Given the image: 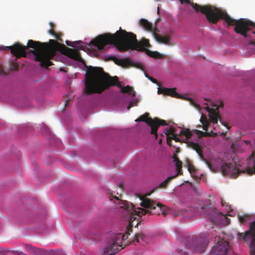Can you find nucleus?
<instances>
[{"instance_id":"2eb2a0df","label":"nucleus","mask_w":255,"mask_h":255,"mask_svg":"<svg viewBox=\"0 0 255 255\" xmlns=\"http://www.w3.org/2000/svg\"><path fill=\"white\" fill-rule=\"evenodd\" d=\"M176 89L173 88H166L164 87H159L158 89V94H163L165 95L170 96L176 98H180V95L177 93Z\"/></svg>"},{"instance_id":"1a4fd4ad","label":"nucleus","mask_w":255,"mask_h":255,"mask_svg":"<svg viewBox=\"0 0 255 255\" xmlns=\"http://www.w3.org/2000/svg\"><path fill=\"white\" fill-rule=\"evenodd\" d=\"M207 239L201 237L188 238L185 242L186 246L194 252L203 253L207 247Z\"/></svg>"},{"instance_id":"7ed1b4c3","label":"nucleus","mask_w":255,"mask_h":255,"mask_svg":"<svg viewBox=\"0 0 255 255\" xmlns=\"http://www.w3.org/2000/svg\"><path fill=\"white\" fill-rule=\"evenodd\" d=\"M180 2L190 4L196 11H200L205 14L209 22L217 23L220 19H223L229 26H235L234 30L238 33L243 36L244 38L250 39L251 36L250 32L251 31L250 26L255 28V23L244 19L240 18L236 20L230 17L226 11L211 5L201 6L196 3L191 2L190 0H179Z\"/></svg>"},{"instance_id":"2f4dec72","label":"nucleus","mask_w":255,"mask_h":255,"mask_svg":"<svg viewBox=\"0 0 255 255\" xmlns=\"http://www.w3.org/2000/svg\"><path fill=\"white\" fill-rule=\"evenodd\" d=\"M29 250H30L31 252H36L38 249L32 247H29Z\"/></svg>"},{"instance_id":"6e6552de","label":"nucleus","mask_w":255,"mask_h":255,"mask_svg":"<svg viewBox=\"0 0 255 255\" xmlns=\"http://www.w3.org/2000/svg\"><path fill=\"white\" fill-rule=\"evenodd\" d=\"M149 114L146 113L135 120L136 122H144L146 123L151 128L150 133L154 134L155 138L158 136L157 133L158 128L160 126H165L167 125L166 122L163 120H160L158 118L152 119L149 117Z\"/></svg>"},{"instance_id":"58836bf2","label":"nucleus","mask_w":255,"mask_h":255,"mask_svg":"<svg viewBox=\"0 0 255 255\" xmlns=\"http://www.w3.org/2000/svg\"><path fill=\"white\" fill-rule=\"evenodd\" d=\"M43 128H44V129H45V130H46V131H47V130H48V127H47L46 125H45L44 124H43Z\"/></svg>"},{"instance_id":"37998d69","label":"nucleus","mask_w":255,"mask_h":255,"mask_svg":"<svg viewBox=\"0 0 255 255\" xmlns=\"http://www.w3.org/2000/svg\"><path fill=\"white\" fill-rule=\"evenodd\" d=\"M159 7H158V8H157V13H159Z\"/></svg>"},{"instance_id":"e433bc0d","label":"nucleus","mask_w":255,"mask_h":255,"mask_svg":"<svg viewBox=\"0 0 255 255\" xmlns=\"http://www.w3.org/2000/svg\"><path fill=\"white\" fill-rule=\"evenodd\" d=\"M194 105L196 108H197L198 110H200V107L199 105L195 104Z\"/></svg>"},{"instance_id":"aec40b11","label":"nucleus","mask_w":255,"mask_h":255,"mask_svg":"<svg viewBox=\"0 0 255 255\" xmlns=\"http://www.w3.org/2000/svg\"><path fill=\"white\" fill-rule=\"evenodd\" d=\"M173 158L174 161L175 162V166L176 167L177 170V173L175 174H177V176L179 175H182L183 173L182 172V161H181L175 155H174Z\"/></svg>"},{"instance_id":"a19ab883","label":"nucleus","mask_w":255,"mask_h":255,"mask_svg":"<svg viewBox=\"0 0 255 255\" xmlns=\"http://www.w3.org/2000/svg\"><path fill=\"white\" fill-rule=\"evenodd\" d=\"M188 170H189V171L190 172H191V168L190 167H188Z\"/></svg>"},{"instance_id":"4468645a","label":"nucleus","mask_w":255,"mask_h":255,"mask_svg":"<svg viewBox=\"0 0 255 255\" xmlns=\"http://www.w3.org/2000/svg\"><path fill=\"white\" fill-rule=\"evenodd\" d=\"M188 145L196 151L200 159L204 161L210 169H212V164L204 158L202 147L198 143L191 141L188 142Z\"/></svg>"},{"instance_id":"ea45409f","label":"nucleus","mask_w":255,"mask_h":255,"mask_svg":"<svg viewBox=\"0 0 255 255\" xmlns=\"http://www.w3.org/2000/svg\"><path fill=\"white\" fill-rule=\"evenodd\" d=\"M120 188L123 189V185L122 184L120 185Z\"/></svg>"},{"instance_id":"39448f33","label":"nucleus","mask_w":255,"mask_h":255,"mask_svg":"<svg viewBox=\"0 0 255 255\" xmlns=\"http://www.w3.org/2000/svg\"><path fill=\"white\" fill-rule=\"evenodd\" d=\"M117 85L123 93L131 94L133 90L129 86L122 87L119 83L118 78L112 77L105 72L101 67H91L86 75L84 92L86 94H100L111 86Z\"/></svg>"},{"instance_id":"9b49d317","label":"nucleus","mask_w":255,"mask_h":255,"mask_svg":"<svg viewBox=\"0 0 255 255\" xmlns=\"http://www.w3.org/2000/svg\"><path fill=\"white\" fill-rule=\"evenodd\" d=\"M110 59L114 60L115 63L123 67H127L128 66L135 67L138 69L143 70L144 66L143 65L140 63H134V62L130 60L129 58L125 59H118L114 56H112L109 58Z\"/></svg>"},{"instance_id":"9d476101","label":"nucleus","mask_w":255,"mask_h":255,"mask_svg":"<svg viewBox=\"0 0 255 255\" xmlns=\"http://www.w3.org/2000/svg\"><path fill=\"white\" fill-rule=\"evenodd\" d=\"M238 235L245 242H251V255H255V231H247L245 233H238Z\"/></svg>"},{"instance_id":"473e14b6","label":"nucleus","mask_w":255,"mask_h":255,"mask_svg":"<svg viewBox=\"0 0 255 255\" xmlns=\"http://www.w3.org/2000/svg\"><path fill=\"white\" fill-rule=\"evenodd\" d=\"M48 33L51 35H54L55 33V32L53 30V29H50L48 30Z\"/></svg>"},{"instance_id":"6ab92c4d","label":"nucleus","mask_w":255,"mask_h":255,"mask_svg":"<svg viewBox=\"0 0 255 255\" xmlns=\"http://www.w3.org/2000/svg\"><path fill=\"white\" fill-rule=\"evenodd\" d=\"M139 24L145 30L152 32H155L153 30L152 24L149 22L147 20L142 18L139 20Z\"/></svg>"},{"instance_id":"7c9ffc66","label":"nucleus","mask_w":255,"mask_h":255,"mask_svg":"<svg viewBox=\"0 0 255 255\" xmlns=\"http://www.w3.org/2000/svg\"><path fill=\"white\" fill-rule=\"evenodd\" d=\"M145 75L153 83H155V84H158V81H157V80L153 78L152 77L148 76V75L147 74H146L145 73Z\"/></svg>"},{"instance_id":"f257e3e1","label":"nucleus","mask_w":255,"mask_h":255,"mask_svg":"<svg viewBox=\"0 0 255 255\" xmlns=\"http://www.w3.org/2000/svg\"><path fill=\"white\" fill-rule=\"evenodd\" d=\"M109 199L113 201L117 208L123 210L125 216L128 218V225L127 227L125 234L117 233L113 235L109 242L104 248V255H115L124 248L123 245H126V240L128 238L130 233L132 232V228L137 227L140 221L139 219L145 214L160 215L162 213L165 215L168 213V208L160 203H156L152 200L145 198L142 200L140 205L143 208H135L130 202L122 200L120 197L114 196L112 194Z\"/></svg>"},{"instance_id":"0eeeda50","label":"nucleus","mask_w":255,"mask_h":255,"mask_svg":"<svg viewBox=\"0 0 255 255\" xmlns=\"http://www.w3.org/2000/svg\"><path fill=\"white\" fill-rule=\"evenodd\" d=\"M175 131L176 129L174 128H166L164 130V133L167 136V143L169 146L172 145V140H174L176 142H181L183 140L185 142V140L190 139L192 135V133L189 129L183 128L180 130L178 135H184L185 138L184 139H180L177 136V134L175 133Z\"/></svg>"},{"instance_id":"a211bd4d","label":"nucleus","mask_w":255,"mask_h":255,"mask_svg":"<svg viewBox=\"0 0 255 255\" xmlns=\"http://www.w3.org/2000/svg\"><path fill=\"white\" fill-rule=\"evenodd\" d=\"M67 55L70 58L82 62L83 59L80 55L78 50L68 48Z\"/></svg>"},{"instance_id":"393cba45","label":"nucleus","mask_w":255,"mask_h":255,"mask_svg":"<svg viewBox=\"0 0 255 255\" xmlns=\"http://www.w3.org/2000/svg\"><path fill=\"white\" fill-rule=\"evenodd\" d=\"M195 132L196 133H200L201 134H205L207 136H216L217 135V134L216 133L213 132H212L211 133L208 132H204L203 131H199V130H198L196 129L195 130Z\"/></svg>"},{"instance_id":"f3484780","label":"nucleus","mask_w":255,"mask_h":255,"mask_svg":"<svg viewBox=\"0 0 255 255\" xmlns=\"http://www.w3.org/2000/svg\"><path fill=\"white\" fill-rule=\"evenodd\" d=\"M147 242V237L141 233H136L133 239L129 240V243L135 244V243H137L141 245H144L145 244H146Z\"/></svg>"},{"instance_id":"ddd939ff","label":"nucleus","mask_w":255,"mask_h":255,"mask_svg":"<svg viewBox=\"0 0 255 255\" xmlns=\"http://www.w3.org/2000/svg\"><path fill=\"white\" fill-rule=\"evenodd\" d=\"M224 103L221 102L219 106H216V109H211L208 106L205 107L207 111L209 112V119L210 121L213 124H217L218 120L221 121V117L219 114V108L220 107L223 108Z\"/></svg>"},{"instance_id":"4be33fe9","label":"nucleus","mask_w":255,"mask_h":255,"mask_svg":"<svg viewBox=\"0 0 255 255\" xmlns=\"http://www.w3.org/2000/svg\"><path fill=\"white\" fill-rule=\"evenodd\" d=\"M200 121L201 123V124H202L203 129L204 130L207 131L208 129L209 122L208 120H207V118L206 117V116L202 114L201 116V117L200 118Z\"/></svg>"},{"instance_id":"f03ea898","label":"nucleus","mask_w":255,"mask_h":255,"mask_svg":"<svg viewBox=\"0 0 255 255\" xmlns=\"http://www.w3.org/2000/svg\"><path fill=\"white\" fill-rule=\"evenodd\" d=\"M116 44L121 51H126L129 49L145 51L146 54L153 58H160L161 55L156 51H151L146 47H150L149 40L142 38L138 41L136 36L130 32H127L120 28L119 30L114 34L107 33L97 36L91 40L89 46H94L98 50L101 51L107 44Z\"/></svg>"},{"instance_id":"412c9836","label":"nucleus","mask_w":255,"mask_h":255,"mask_svg":"<svg viewBox=\"0 0 255 255\" xmlns=\"http://www.w3.org/2000/svg\"><path fill=\"white\" fill-rule=\"evenodd\" d=\"M250 160L253 162V167L249 168L247 169V173L249 175L255 174V152H253L252 155L250 157Z\"/></svg>"},{"instance_id":"f704fd0d","label":"nucleus","mask_w":255,"mask_h":255,"mask_svg":"<svg viewBox=\"0 0 255 255\" xmlns=\"http://www.w3.org/2000/svg\"><path fill=\"white\" fill-rule=\"evenodd\" d=\"M70 100V99H65V107L67 106V105Z\"/></svg>"},{"instance_id":"79ce46f5","label":"nucleus","mask_w":255,"mask_h":255,"mask_svg":"<svg viewBox=\"0 0 255 255\" xmlns=\"http://www.w3.org/2000/svg\"><path fill=\"white\" fill-rule=\"evenodd\" d=\"M132 97H134L135 96V92H133V93L132 94Z\"/></svg>"},{"instance_id":"bb28decb","label":"nucleus","mask_w":255,"mask_h":255,"mask_svg":"<svg viewBox=\"0 0 255 255\" xmlns=\"http://www.w3.org/2000/svg\"><path fill=\"white\" fill-rule=\"evenodd\" d=\"M250 218L249 215H245L242 216H239V220L241 223L246 222Z\"/></svg>"},{"instance_id":"20e7f679","label":"nucleus","mask_w":255,"mask_h":255,"mask_svg":"<svg viewBox=\"0 0 255 255\" xmlns=\"http://www.w3.org/2000/svg\"><path fill=\"white\" fill-rule=\"evenodd\" d=\"M49 42L55 45L53 47H49L45 43L29 40L26 46L17 42L12 46H0V50L4 51L9 49L12 54L17 58H20L26 56L25 50L28 48H33L34 49L33 54L35 56V61L40 62V66L47 68L52 65L50 60L56 55L57 47L59 46V44L53 40H50Z\"/></svg>"},{"instance_id":"5701e85b","label":"nucleus","mask_w":255,"mask_h":255,"mask_svg":"<svg viewBox=\"0 0 255 255\" xmlns=\"http://www.w3.org/2000/svg\"><path fill=\"white\" fill-rule=\"evenodd\" d=\"M83 42L80 40L76 41L74 42H71L68 40L66 41V44L67 45L71 47H74V44H78L77 47L81 50H85V47L83 46L82 44Z\"/></svg>"},{"instance_id":"423d86ee","label":"nucleus","mask_w":255,"mask_h":255,"mask_svg":"<svg viewBox=\"0 0 255 255\" xmlns=\"http://www.w3.org/2000/svg\"><path fill=\"white\" fill-rule=\"evenodd\" d=\"M237 159L234 158L232 162L227 163L221 158H218L215 162V166L217 168H220L222 173L224 175H229L232 177L236 178L240 173H244L245 171L239 169L241 164L236 163Z\"/></svg>"},{"instance_id":"b1692460","label":"nucleus","mask_w":255,"mask_h":255,"mask_svg":"<svg viewBox=\"0 0 255 255\" xmlns=\"http://www.w3.org/2000/svg\"><path fill=\"white\" fill-rule=\"evenodd\" d=\"M177 177V174H175L173 176H171L168 177L165 181L161 182L159 187L160 188H166L169 183V182L174 178H175Z\"/></svg>"},{"instance_id":"a18cd8bd","label":"nucleus","mask_w":255,"mask_h":255,"mask_svg":"<svg viewBox=\"0 0 255 255\" xmlns=\"http://www.w3.org/2000/svg\"><path fill=\"white\" fill-rule=\"evenodd\" d=\"M161 139H160V141H159V143H161Z\"/></svg>"},{"instance_id":"cd10ccee","label":"nucleus","mask_w":255,"mask_h":255,"mask_svg":"<svg viewBox=\"0 0 255 255\" xmlns=\"http://www.w3.org/2000/svg\"><path fill=\"white\" fill-rule=\"evenodd\" d=\"M221 204L222 207H225L227 210H231L230 206L222 198L221 199Z\"/></svg>"},{"instance_id":"dca6fc26","label":"nucleus","mask_w":255,"mask_h":255,"mask_svg":"<svg viewBox=\"0 0 255 255\" xmlns=\"http://www.w3.org/2000/svg\"><path fill=\"white\" fill-rule=\"evenodd\" d=\"M153 35L156 40L159 43H163L169 46H171L173 45L170 42L171 37L168 34L160 35L156 33L155 32H153Z\"/></svg>"},{"instance_id":"c03bdc74","label":"nucleus","mask_w":255,"mask_h":255,"mask_svg":"<svg viewBox=\"0 0 255 255\" xmlns=\"http://www.w3.org/2000/svg\"><path fill=\"white\" fill-rule=\"evenodd\" d=\"M7 252H8L12 253H13V251H9V250H8V251H7Z\"/></svg>"},{"instance_id":"c9c22d12","label":"nucleus","mask_w":255,"mask_h":255,"mask_svg":"<svg viewBox=\"0 0 255 255\" xmlns=\"http://www.w3.org/2000/svg\"><path fill=\"white\" fill-rule=\"evenodd\" d=\"M49 25H50V27L51 28V29H53L54 28L55 25H54V24L52 22H50L49 23Z\"/></svg>"},{"instance_id":"c85d7f7f","label":"nucleus","mask_w":255,"mask_h":255,"mask_svg":"<svg viewBox=\"0 0 255 255\" xmlns=\"http://www.w3.org/2000/svg\"><path fill=\"white\" fill-rule=\"evenodd\" d=\"M53 36H54L55 38H56L58 40L60 41L61 42L62 41V40L61 38L62 36V34L61 33L55 32Z\"/></svg>"},{"instance_id":"f8f14e48","label":"nucleus","mask_w":255,"mask_h":255,"mask_svg":"<svg viewBox=\"0 0 255 255\" xmlns=\"http://www.w3.org/2000/svg\"><path fill=\"white\" fill-rule=\"evenodd\" d=\"M201 210L204 214L205 217L212 222H215L217 217L219 215H222L216 209L210 206H203L201 207Z\"/></svg>"},{"instance_id":"a878e982","label":"nucleus","mask_w":255,"mask_h":255,"mask_svg":"<svg viewBox=\"0 0 255 255\" xmlns=\"http://www.w3.org/2000/svg\"><path fill=\"white\" fill-rule=\"evenodd\" d=\"M138 101L137 100H132V101H131L128 107H127V109L128 110H129L131 107H132L133 106H137V105H138Z\"/></svg>"},{"instance_id":"4c0bfd02","label":"nucleus","mask_w":255,"mask_h":255,"mask_svg":"<svg viewBox=\"0 0 255 255\" xmlns=\"http://www.w3.org/2000/svg\"><path fill=\"white\" fill-rule=\"evenodd\" d=\"M224 218L227 220L228 224H229V220L230 219H228L226 216H223Z\"/></svg>"},{"instance_id":"72a5a7b5","label":"nucleus","mask_w":255,"mask_h":255,"mask_svg":"<svg viewBox=\"0 0 255 255\" xmlns=\"http://www.w3.org/2000/svg\"><path fill=\"white\" fill-rule=\"evenodd\" d=\"M4 71L3 70L2 67L0 66V74H4Z\"/></svg>"},{"instance_id":"c756f323","label":"nucleus","mask_w":255,"mask_h":255,"mask_svg":"<svg viewBox=\"0 0 255 255\" xmlns=\"http://www.w3.org/2000/svg\"><path fill=\"white\" fill-rule=\"evenodd\" d=\"M10 68L13 70H18V65L16 63H12L11 64Z\"/></svg>"}]
</instances>
